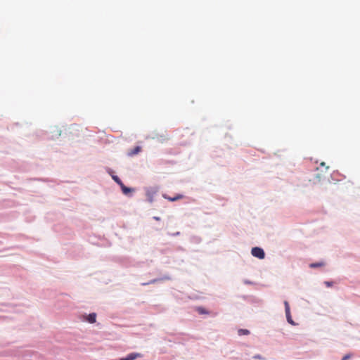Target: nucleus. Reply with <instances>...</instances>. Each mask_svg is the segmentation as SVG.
<instances>
[{
    "instance_id": "f257e3e1",
    "label": "nucleus",
    "mask_w": 360,
    "mask_h": 360,
    "mask_svg": "<svg viewBox=\"0 0 360 360\" xmlns=\"http://www.w3.org/2000/svg\"><path fill=\"white\" fill-rule=\"evenodd\" d=\"M241 297L255 307H261L263 304L262 300L253 295H243Z\"/></svg>"
},
{
    "instance_id": "f03ea898",
    "label": "nucleus",
    "mask_w": 360,
    "mask_h": 360,
    "mask_svg": "<svg viewBox=\"0 0 360 360\" xmlns=\"http://www.w3.org/2000/svg\"><path fill=\"white\" fill-rule=\"evenodd\" d=\"M251 255L259 259H263L266 256L264 249L259 246L252 248Z\"/></svg>"
},
{
    "instance_id": "7ed1b4c3",
    "label": "nucleus",
    "mask_w": 360,
    "mask_h": 360,
    "mask_svg": "<svg viewBox=\"0 0 360 360\" xmlns=\"http://www.w3.org/2000/svg\"><path fill=\"white\" fill-rule=\"evenodd\" d=\"M283 303L287 322L292 326H296L297 323L294 321L291 316L290 307L288 302L285 300Z\"/></svg>"
},
{
    "instance_id": "20e7f679",
    "label": "nucleus",
    "mask_w": 360,
    "mask_h": 360,
    "mask_svg": "<svg viewBox=\"0 0 360 360\" xmlns=\"http://www.w3.org/2000/svg\"><path fill=\"white\" fill-rule=\"evenodd\" d=\"M158 189L157 187H148L146 188V195L147 197V201L152 203L154 201V195L157 194Z\"/></svg>"
},
{
    "instance_id": "39448f33",
    "label": "nucleus",
    "mask_w": 360,
    "mask_h": 360,
    "mask_svg": "<svg viewBox=\"0 0 360 360\" xmlns=\"http://www.w3.org/2000/svg\"><path fill=\"white\" fill-rule=\"evenodd\" d=\"M121 191H122V193L129 197V198H131L133 196V193L135 191V188H132V187H129V186H127L124 184L123 181L122 182V184H120L119 185Z\"/></svg>"
},
{
    "instance_id": "423d86ee",
    "label": "nucleus",
    "mask_w": 360,
    "mask_h": 360,
    "mask_svg": "<svg viewBox=\"0 0 360 360\" xmlns=\"http://www.w3.org/2000/svg\"><path fill=\"white\" fill-rule=\"evenodd\" d=\"M105 172L108 174H109L112 179L119 186L120 184H122V181L121 179L115 174V171L110 168V167H105Z\"/></svg>"
},
{
    "instance_id": "0eeeda50",
    "label": "nucleus",
    "mask_w": 360,
    "mask_h": 360,
    "mask_svg": "<svg viewBox=\"0 0 360 360\" xmlns=\"http://www.w3.org/2000/svg\"><path fill=\"white\" fill-rule=\"evenodd\" d=\"M162 197L169 202H176L180 199H182L184 198V195L181 193H176L175 195L171 197L166 193H163Z\"/></svg>"
},
{
    "instance_id": "6e6552de",
    "label": "nucleus",
    "mask_w": 360,
    "mask_h": 360,
    "mask_svg": "<svg viewBox=\"0 0 360 360\" xmlns=\"http://www.w3.org/2000/svg\"><path fill=\"white\" fill-rule=\"evenodd\" d=\"M84 316H86L85 319H84V321H86L89 323H94L96 321V316L97 314L95 312H91L89 314H84Z\"/></svg>"
},
{
    "instance_id": "1a4fd4ad",
    "label": "nucleus",
    "mask_w": 360,
    "mask_h": 360,
    "mask_svg": "<svg viewBox=\"0 0 360 360\" xmlns=\"http://www.w3.org/2000/svg\"><path fill=\"white\" fill-rule=\"evenodd\" d=\"M141 356L140 353L137 352H131L126 355L125 356L121 357L119 360H135L137 357Z\"/></svg>"
},
{
    "instance_id": "9d476101",
    "label": "nucleus",
    "mask_w": 360,
    "mask_h": 360,
    "mask_svg": "<svg viewBox=\"0 0 360 360\" xmlns=\"http://www.w3.org/2000/svg\"><path fill=\"white\" fill-rule=\"evenodd\" d=\"M142 150L141 146H136L132 149L129 150L127 152V155L129 157H133L136 155H138Z\"/></svg>"
},
{
    "instance_id": "9b49d317",
    "label": "nucleus",
    "mask_w": 360,
    "mask_h": 360,
    "mask_svg": "<svg viewBox=\"0 0 360 360\" xmlns=\"http://www.w3.org/2000/svg\"><path fill=\"white\" fill-rule=\"evenodd\" d=\"M195 311H197L200 315H208L211 312L207 309H206L205 307L202 306H198L195 308Z\"/></svg>"
},
{
    "instance_id": "f8f14e48",
    "label": "nucleus",
    "mask_w": 360,
    "mask_h": 360,
    "mask_svg": "<svg viewBox=\"0 0 360 360\" xmlns=\"http://www.w3.org/2000/svg\"><path fill=\"white\" fill-rule=\"evenodd\" d=\"M149 137L153 139H158L161 142L164 141L166 139L165 136L164 134L160 135L156 133H152L151 134L149 135Z\"/></svg>"
},
{
    "instance_id": "ddd939ff",
    "label": "nucleus",
    "mask_w": 360,
    "mask_h": 360,
    "mask_svg": "<svg viewBox=\"0 0 360 360\" xmlns=\"http://www.w3.org/2000/svg\"><path fill=\"white\" fill-rule=\"evenodd\" d=\"M323 266H325V262H323V261L312 262V263H310L309 265V266L311 269H317V268H319V267H322Z\"/></svg>"
},
{
    "instance_id": "4468645a",
    "label": "nucleus",
    "mask_w": 360,
    "mask_h": 360,
    "mask_svg": "<svg viewBox=\"0 0 360 360\" xmlns=\"http://www.w3.org/2000/svg\"><path fill=\"white\" fill-rule=\"evenodd\" d=\"M250 334V330L246 328H240L238 330V335L240 336L242 335H248Z\"/></svg>"
},
{
    "instance_id": "2eb2a0df",
    "label": "nucleus",
    "mask_w": 360,
    "mask_h": 360,
    "mask_svg": "<svg viewBox=\"0 0 360 360\" xmlns=\"http://www.w3.org/2000/svg\"><path fill=\"white\" fill-rule=\"evenodd\" d=\"M158 281H159V278H156L150 280V281H148L147 283H143L142 285H150V284H153V283H157Z\"/></svg>"
},
{
    "instance_id": "dca6fc26",
    "label": "nucleus",
    "mask_w": 360,
    "mask_h": 360,
    "mask_svg": "<svg viewBox=\"0 0 360 360\" xmlns=\"http://www.w3.org/2000/svg\"><path fill=\"white\" fill-rule=\"evenodd\" d=\"M158 278H159V281H164V280L169 281L172 279L171 276L169 275H164L162 277H160Z\"/></svg>"
},
{
    "instance_id": "f3484780",
    "label": "nucleus",
    "mask_w": 360,
    "mask_h": 360,
    "mask_svg": "<svg viewBox=\"0 0 360 360\" xmlns=\"http://www.w3.org/2000/svg\"><path fill=\"white\" fill-rule=\"evenodd\" d=\"M324 284L326 287L330 288L333 285L334 282L333 281H324Z\"/></svg>"
},
{
    "instance_id": "a211bd4d",
    "label": "nucleus",
    "mask_w": 360,
    "mask_h": 360,
    "mask_svg": "<svg viewBox=\"0 0 360 360\" xmlns=\"http://www.w3.org/2000/svg\"><path fill=\"white\" fill-rule=\"evenodd\" d=\"M252 359H260V360H265V358L262 356L261 354H255L252 356Z\"/></svg>"
},
{
    "instance_id": "6ab92c4d",
    "label": "nucleus",
    "mask_w": 360,
    "mask_h": 360,
    "mask_svg": "<svg viewBox=\"0 0 360 360\" xmlns=\"http://www.w3.org/2000/svg\"><path fill=\"white\" fill-rule=\"evenodd\" d=\"M167 234L168 236H179L181 235V232L180 231H176V232H174V233L167 232Z\"/></svg>"
},
{
    "instance_id": "aec40b11",
    "label": "nucleus",
    "mask_w": 360,
    "mask_h": 360,
    "mask_svg": "<svg viewBox=\"0 0 360 360\" xmlns=\"http://www.w3.org/2000/svg\"><path fill=\"white\" fill-rule=\"evenodd\" d=\"M351 357H352V354L348 353V354H345V355L342 357V359H341V360H349Z\"/></svg>"
},
{
    "instance_id": "412c9836",
    "label": "nucleus",
    "mask_w": 360,
    "mask_h": 360,
    "mask_svg": "<svg viewBox=\"0 0 360 360\" xmlns=\"http://www.w3.org/2000/svg\"><path fill=\"white\" fill-rule=\"evenodd\" d=\"M32 180L39 181H43V182L49 181V180L48 179H44V178H34V179H32Z\"/></svg>"
},
{
    "instance_id": "4be33fe9",
    "label": "nucleus",
    "mask_w": 360,
    "mask_h": 360,
    "mask_svg": "<svg viewBox=\"0 0 360 360\" xmlns=\"http://www.w3.org/2000/svg\"><path fill=\"white\" fill-rule=\"evenodd\" d=\"M60 134H61V131L60 130H57L56 134L55 136H56V138H58L60 136Z\"/></svg>"
},
{
    "instance_id": "5701e85b",
    "label": "nucleus",
    "mask_w": 360,
    "mask_h": 360,
    "mask_svg": "<svg viewBox=\"0 0 360 360\" xmlns=\"http://www.w3.org/2000/svg\"><path fill=\"white\" fill-rule=\"evenodd\" d=\"M153 219L155 221H160L161 220V218L160 217H158V216H154L153 217Z\"/></svg>"
},
{
    "instance_id": "b1692460",
    "label": "nucleus",
    "mask_w": 360,
    "mask_h": 360,
    "mask_svg": "<svg viewBox=\"0 0 360 360\" xmlns=\"http://www.w3.org/2000/svg\"><path fill=\"white\" fill-rule=\"evenodd\" d=\"M244 283H245V284L251 285V284H252V281H249V280H245V281H244Z\"/></svg>"
},
{
    "instance_id": "393cba45",
    "label": "nucleus",
    "mask_w": 360,
    "mask_h": 360,
    "mask_svg": "<svg viewBox=\"0 0 360 360\" xmlns=\"http://www.w3.org/2000/svg\"><path fill=\"white\" fill-rule=\"evenodd\" d=\"M324 165H325V162H322V163L321 164V166H324Z\"/></svg>"
},
{
    "instance_id": "a878e982",
    "label": "nucleus",
    "mask_w": 360,
    "mask_h": 360,
    "mask_svg": "<svg viewBox=\"0 0 360 360\" xmlns=\"http://www.w3.org/2000/svg\"><path fill=\"white\" fill-rule=\"evenodd\" d=\"M316 177H317V178H320V174H316Z\"/></svg>"
},
{
    "instance_id": "bb28decb",
    "label": "nucleus",
    "mask_w": 360,
    "mask_h": 360,
    "mask_svg": "<svg viewBox=\"0 0 360 360\" xmlns=\"http://www.w3.org/2000/svg\"><path fill=\"white\" fill-rule=\"evenodd\" d=\"M2 243V242H1V241H0V243Z\"/></svg>"
}]
</instances>
